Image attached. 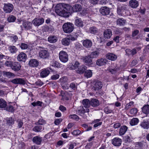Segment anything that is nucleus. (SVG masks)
Returning <instances> with one entry per match:
<instances>
[{
  "instance_id": "nucleus-41",
  "label": "nucleus",
  "mask_w": 149,
  "mask_h": 149,
  "mask_svg": "<svg viewBox=\"0 0 149 149\" xmlns=\"http://www.w3.org/2000/svg\"><path fill=\"white\" fill-rule=\"evenodd\" d=\"M100 54V52L99 51H95L92 52L90 55L91 57V58H96Z\"/></svg>"
},
{
  "instance_id": "nucleus-42",
  "label": "nucleus",
  "mask_w": 149,
  "mask_h": 149,
  "mask_svg": "<svg viewBox=\"0 0 149 149\" xmlns=\"http://www.w3.org/2000/svg\"><path fill=\"white\" fill-rule=\"evenodd\" d=\"M141 48L139 47L134 48L131 50V55L132 56L136 54L140 50Z\"/></svg>"
},
{
  "instance_id": "nucleus-21",
  "label": "nucleus",
  "mask_w": 149,
  "mask_h": 149,
  "mask_svg": "<svg viewBox=\"0 0 149 149\" xmlns=\"http://www.w3.org/2000/svg\"><path fill=\"white\" fill-rule=\"evenodd\" d=\"M112 36V31L110 29L105 30L104 32V36L106 39L110 38Z\"/></svg>"
},
{
  "instance_id": "nucleus-63",
  "label": "nucleus",
  "mask_w": 149,
  "mask_h": 149,
  "mask_svg": "<svg viewBox=\"0 0 149 149\" xmlns=\"http://www.w3.org/2000/svg\"><path fill=\"white\" fill-rule=\"evenodd\" d=\"M89 1L91 4L95 5L99 1V0H89Z\"/></svg>"
},
{
  "instance_id": "nucleus-10",
  "label": "nucleus",
  "mask_w": 149,
  "mask_h": 149,
  "mask_svg": "<svg viewBox=\"0 0 149 149\" xmlns=\"http://www.w3.org/2000/svg\"><path fill=\"white\" fill-rule=\"evenodd\" d=\"M127 9V7L125 6H118L117 8V13L119 15L123 16L124 15V12Z\"/></svg>"
},
{
  "instance_id": "nucleus-19",
  "label": "nucleus",
  "mask_w": 149,
  "mask_h": 149,
  "mask_svg": "<svg viewBox=\"0 0 149 149\" xmlns=\"http://www.w3.org/2000/svg\"><path fill=\"white\" fill-rule=\"evenodd\" d=\"M90 103V105L93 107H97L100 105L99 101L96 99H91Z\"/></svg>"
},
{
  "instance_id": "nucleus-53",
  "label": "nucleus",
  "mask_w": 149,
  "mask_h": 149,
  "mask_svg": "<svg viewBox=\"0 0 149 149\" xmlns=\"http://www.w3.org/2000/svg\"><path fill=\"white\" fill-rule=\"evenodd\" d=\"M68 38L69 39V40L72 41H74L76 40L77 39V36L75 35H70L68 36Z\"/></svg>"
},
{
  "instance_id": "nucleus-38",
  "label": "nucleus",
  "mask_w": 149,
  "mask_h": 149,
  "mask_svg": "<svg viewBox=\"0 0 149 149\" xmlns=\"http://www.w3.org/2000/svg\"><path fill=\"white\" fill-rule=\"evenodd\" d=\"M139 122V119L137 118H133L130 122V124L133 126L137 125Z\"/></svg>"
},
{
  "instance_id": "nucleus-46",
  "label": "nucleus",
  "mask_w": 149,
  "mask_h": 149,
  "mask_svg": "<svg viewBox=\"0 0 149 149\" xmlns=\"http://www.w3.org/2000/svg\"><path fill=\"white\" fill-rule=\"evenodd\" d=\"M46 123V121L42 118L40 119L37 123H35V124H38L40 125H42Z\"/></svg>"
},
{
  "instance_id": "nucleus-39",
  "label": "nucleus",
  "mask_w": 149,
  "mask_h": 149,
  "mask_svg": "<svg viewBox=\"0 0 149 149\" xmlns=\"http://www.w3.org/2000/svg\"><path fill=\"white\" fill-rule=\"evenodd\" d=\"M6 110L11 112L14 111L15 109L13 106L8 104L6 105V107L5 108Z\"/></svg>"
},
{
  "instance_id": "nucleus-8",
  "label": "nucleus",
  "mask_w": 149,
  "mask_h": 149,
  "mask_svg": "<svg viewBox=\"0 0 149 149\" xmlns=\"http://www.w3.org/2000/svg\"><path fill=\"white\" fill-rule=\"evenodd\" d=\"M39 56L41 58H46L49 56V53L46 50H42L39 51Z\"/></svg>"
},
{
  "instance_id": "nucleus-49",
  "label": "nucleus",
  "mask_w": 149,
  "mask_h": 149,
  "mask_svg": "<svg viewBox=\"0 0 149 149\" xmlns=\"http://www.w3.org/2000/svg\"><path fill=\"white\" fill-rule=\"evenodd\" d=\"M79 65V63L77 61H76L74 65H72L70 67V68L71 69H75L77 68Z\"/></svg>"
},
{
  "instance_id": "nucleus-47",
  "label": "nucleus",
  "mask_w": 149,
  "mask_h": 149,
  "mask_svg": "<svg viewBox=\"0 0 149 149\" xmlns=\"http://www.w3.org/2000/svg\"><path fill=\"white\" fill-rule=\"evenodd\" d=\"M16 19V17L13 15H10L8 18L7 20L9 22H13Z\"/></svg>"
},
{
  "instance_id": "nucleus-34",
  "label": "nucleus",
  "mask_w": 149,
  "mask_h": 149,
  "mask_svg": "<svg viewBox=\"0 0 149 149\" xmlns=\"http://www.w3.org/2000/svg\"><path fill=\"white\" fill-rule=\"evenodd\" d=\"M82 104L84 107L86 108H88L90 106V101L88 99L83 100Z\"/></svg>"
},
{
  "instance_id": "nucleus-37",
  "label": "nucleus",
  "mask_w": 149,
  "mask_h": 149,
  "mask_svg": "<svg viewBox=\"0 0 149 149\" xmlns=\"http://www.w3.org/2000/svg\"><path fill=\"white\" fill-rule=\"evenodd\" d=\"M143 112L146 114H147L149 113V105H145L142 108Z\"/></svg>"
},
{
  "instance_id": "nucleus-12",
  "label": "nucleus",
  "mask_w": 149,
  "mask_h": 149,
  "mask_svg": "<svg viewBox=\"0 0 149 149\" xmlns=\"http://www.w3.org/2000/svg\"><path fill=\"white\" fill-rule=\"evenodd\" d=\"M32 140L34 143L37 145H40L42 141V138L39 135L36 136L33 138Z\"/></svg>"
},
{
  "instance_id": "nucleus-3",
  "label": "nucleus",
  "mask_w": 149,
  "mask_h": 149,
  "mask_svg": "<svg viewBox=\"0 0 149 149\" xmlns=\"http://www.w3.org/2000/svg\"><path fill=\"white\" fill-rule=\"evenodd\" d=\"M62 27L63 31L65 33H68L71 32L73 31L74 26L72 23L67 22L65 23Z\"/></svg>"
},
{
  "instance_id": "nucleus-55",
  "label": "nucleus",
  "mask_w": 149,
  "mask_h": 149,
  "mask_svg": "<svg viewBox=\"0 0 149 149\" xmlns=\"http://www.w3.org/2000/svg\"><path fill=\"white\" fill-rule=\"evenodd\" d=\"M42 102L40 101H38L37 102H33L31 103V104L33 106H42Z\"/></svg>"
},
{
  "instance_id": "nucleus-11",
  "label": "nucleus",
  "mask_w": 149,
  "mask_h": 149,
  "mask_svg": "<svg viewBox=\"0 0 149 149\" xmlns=\"http://www.w3.org/2000/svg\"><path fill=\"white\" fill-rule=\"evenodd\" d=\"M91 58V56L90 55H88L85 57H83L82 59L86 65H90L93 64L92 60Z\"/></svg>"
},
{
  "instance_id": "nucleus-7",
  "label": "nucleus",
  "mask_w": 149,
  "mask_h": 149,
  "mask_svg": "<svg viewBox=\"0 0 149 149\" xmlns=\"http://www.w3.org/2000/svg\"><path fill=\"white\" fill-rule=\"evenodd\" d=\"M10 81L14 84L24 85L26 84L25 80L22 78H17L11 80Z\"/></svg>"
},
{
  "instance_id": "nucleus-18",
  "label": "nucleus",
  "mask_w": 149,
  "mask_h": 149,
  "mask_svg": "<svg viewBox=\"0 0 149 149\" xmlns=\"http://www.w3.org/2000/svg\"><path fill=\"white\" fill-rule=\"evenodd\" d=\"M74 23L78 27H82L84 26L83 22L81 19L77 17H76L75 18Z\"/></svg>"
},
{
  "instance_id": "nucleus-43",
  "label": "nucleus",
  "mask_w": 149,
  "mask_h": 149,
  "mask_svg": "<svg viewBox=\"0 0 149 149\" xmlns=\"http://www.w3.org/2000/svg\"><path fill=\"white\" fill-rule=\"evenodd\" d=\"M89 31L92 34H95L98 32V29L96 27L93 26L89 28Z\"/></svg>"
},
{
  "instance_id": "nucleus-52",
  "label": "nucleus",
  "mask_w": 149,
  "mask_h": 149,
  "mask_svg": "<svg viewBox=\"0 0 149 149\" xmlns=\"http://www.w3.org/2000/svg\"><path fill=\"white\" fill-rule=\"evenodd\" d=\"M20 47L22 49H27L28 47V45L27 44L24 43H22Z\"/></svg>"
},
{
  "instance_id": "nucleus-64",
  "label": "nucleus",
  "mask_w": 149,
  "mask_h": 149,
  "mask_svg": "<svg viewBox=\"0 0 149 149\" xmlns=\"http://www.w3.org/2000/svg\"><path fill=\"white\" fill-rule=\"evenodd\" d=\"M59 76L58 74H56L52 76L51 77V79L53 80H56L58 79L59 78Z\"/></svg>"
},
{
  "instance_id": "nucleus-24",
  "label": "nucleus",
  "mask_w": 149,
  "mask_h": 149,
  "mask_svg": "<svg viewBox=\"0 0 149 149\" xmlns=\"http://www.w3.org/2000/svg\"><path fill=\"white\" fill-rule=\"evenodd\" d=\"M29 65L32 67H37L39 64L38 61L36 59H33L31 60L29 62Z\"/></svg>"
},
{
  "instance_id": "nucleus-17",
  "label": "nucleus",
  "mask_w": 149,
  "mask_h": 149,
  "mask_svg": "<svg viewBox=\"0 0 149 149\" xmlns=\"http://www.w3.org/2000/svg\"><path fill=\"white\" fill-rule=\"evenodd\" d=\"M107 61H108L105 58H101L97 60L96 64L98 66H101L105 65Z\"/></svg>"
},
{
  "instance_id": "nucleus-15",
  "label": "nucleus",
  "mask_w": 149,
  "mask_h": 149,
  "mask_svg": "<svg viewBox=\"0 0 149 149\" xmlns=\"http://www.w3.org/2000/svg\"><path fill=\"white\" fill-rule=\"evenodd\" d=\"M83 45L84 47L87 48H90L92 45L91 40L89 39H86L83 40Z\"/></svg>"
},
{
  "instance_id": "nucleus-4",
  "label": "nucleus",
  "mask_w": 149,
  "mask_h": 149,
  "mask_svg": "<svg viewBox=\"0 0 149 149\" xmlns=\"http://www.w3.org/2000/svg\"><path fill=\"white\" fill-rule=\"evenodd\" d=\"M59 58L61 61L65 63L68 60V55L65 52L61 51L59 53Z\"/></svg>"
},
{
  "instance_id": "nucleus-28",
  "label": "nucleus",
  "mask_w": 149,
  "mask_h": 149,
  "mask_svg": "<svg viewBox=\"0 0 149 149\" xmlns=\"http://www.w3.org/2000/svg\"><path fill=\"white\" fill-rule=\"evenodd\" d=\"M22 25L25 29H31L32 24L31 22H26L23 23Z\"/></svg>"
},
{
  "instance_id": "nucleus-45",
  "label": "nucleus",
  "mask_w": 149,
  "mask_h": 149,
  "mask_svg": "<svg viewBox=\"0 0 149 149\" xmlns=\"http://www.w3.org/2000/svg\"><path fill=\"white\" fill-rule=\"evenodd\" d=\"M84 76L87 78L91 77L92 75V73L91 70H88L86 71L84 73Z\"/></svg>"
},
{
  "instance_id": "nucleus-62",
  "label": "nucleus",
  "mask_w": 149,
  "mask_h": 149,
  "mask_svg": "<svg viewBox=\"0 0 149 149\" xmlns=\"http://www.w3.org/2000/svg\"><path fill=\"white\" fill-rule=\"evenodd\" d=\"M104 111L106 114H108L112 112L113 111L109 109L108 108H105L104 109Z\"/></svg>"
},
{
  "instance_id": "nucleus-31",
  "label": "nucleus",
  "mask_w": 149,
  "mask_h": 149,
  "mask_svg": "<svg viewBox=\"0 0 149 149\" xmlns=\"http://www.w3.org/2000/svg\"><path fill=\"white\" fill-rule=\"evenodd\" d=\"M127 128V127L125 125L122 126L120 129L119 135L120 136L124 135L126 132Z\"/></svg>"
},
{
  "instance_id": "nucleus-2",
  "label": "nucleus",
  "mask_w": 149,
  "mask_h": 149,
  "mask_svg": "<svg viewBox=\"0 0 149 149\" xmlns=\"http://www.w3.org/2000/svg\"><path fill=\"white\" fill-rule=\"evenodd\" d=\"M91 86L92 89L97 91L102 88V84L100 81L95 80L91 82Z\"/></svg>"
},
{
  "instance_id": "nucleus-40",
  "label": "nucleus",
  "mask_w": 149,
  "mask_h": 149,
  "mask_svg": "<svg viewBox=\"0 0 149 149\" xmlns=\"http://www.w3.org/2000/svg\"><path fill=\"white\" fill-rule=\"evenodd\" d=\"M6 102L2 98L0 99V108H4L6 107Z\"/></svg>"
},
{
  "instance_id": "nucleus-50",
  "label": "nucleus",
  "mask_w": 149,
  "mask_h": 149,
  "mask_svg": "<svg viewBox=\"0 0 149 149\" xmlns=\"http://www.w3.org/2000/svg\"><path fill=\"white\" fill-rule=\"evenodd\" d=\"M10 39L14 43L15 42L18 40V37L16 35H13L10 37Z\"/></svg>"
},
{
  "instance_id": "nucleus-26",
  "label": "nucleus",
  "mask_w": 149,
  "mask_h": 149,
  "mask_svg": "<svg viewBox=\"0 0 149 149\" xmlns=\"http://www.w3.org/2000/svg\"><path fill=\"white\" fill-rule=\"evenodd\" d=\"M49 71L48 69H43L40 73V76L42 78L46 77L49 74Z\"/></svg>"
},
{
  "instance_id": "nucleus-14",
  "label": "nucleus",
  "mask_w": 149,
  "mask_h": 149,
  "mask_svg": "<svg viewBox=\"0 0 149 149\" xmlns=\"http://www.w3.org/2000/svg\"><path fill=\"white\" fill-rule=\"evenodd\" d=\"M27 58L26 54L24 52L20 53L17 57V60L19 61L25 62Z\"/></svg>"
},
{
  "instance_id": "nucleus-35",
  "label": "nucleus",
  "mask_w": 149,
  "mask_h": 149,
  "mask_svg": "<svg viewBox=\"0 0 149 149\" xmlns=\"http://www.w3.org/2000/svg\"><path fill=\"white\" fill-rule=\"evenodd\" d=\"M3 75L4 77H7L9 78H10L12 77H14L15 75L14 73L8 72L3 71Z\"/></svg>"
},
{
  "instance_id": "nucleus-5",
  "label": "nucleus",
  "mask_w": 149,
  "mask_h": 149,
  "mask_svg": "<svg viewBox=\"0 0 149 149\" xmlns=\"http://www.w3.org/2000/svg\"><path fill=\"white\" fill-rule=\"evenodd\" d=\"M13 5L11 3H5L3 9L4 12L7 13H9L11 12L13 9Z\"/></svg>"
},
{
  "instance_id": "nucleus-22",
  "label": "nucleus",
  "mask_w": 149,
  "mask_h": 149,
  "mask_svg": "<svg viewBox=\"0 0 149 149\" xmlns=\"http://www.w3.org/2000/svg\"><path fill=\"white\" fill-rule=\"evenodd\" d=\"M106 57L108 59L113 61L115 60L117 58L116 55L111 53H108L106 55Z\"/></svg>"
},
{
  "instance_id": "nucleus-44",
  "label": "nucleus",
  "mask_w": 149,
  "mask_h": 149,
  "mask_svg": "<svg viewBox=\"0 0 149 149\" xmlns=\"http://www.w3.org/2000/svg\"><path fill=\"white\" fill-rule=\"evenodd\" d=\"M62 42L63 45L67 46L69 45L70 41L68 38H65L62 39Z\"/></svg>"
},
{
  "instance_id": "nucleus-27",
  "label": "nucleus",
  "mask_w": 149,
  "mask_h": 149,
  "mask_svg": "<svg viewBox=\"0 0 149 149\" xmlns=\"http://www.w3.org/2000/svg\"><path fill=\"white\" fill-rule=\"evenodd\" d=\"M130 6L133 8H136L138 6L139 3L136 0H131L129 2Z\"/></svg>"
},
{
  "instance_id": "nucleus-36",
  "label": "nucleus",
  "mask_w": 149,
  "mask_h": 149,
  "mask_svg": "<svg viewBox=\"0 0 149 149\" xmlns=\"http://www.w3.org/2000/svg\"><path fill=\"white\" fill-rule=\"evenodd\" d=\"M9 50L12 54L16 53L18 51V49L14 46H10L9 47Z\"/></svg>"
},
{
  "instance_id": "nucleus-20",
  "label": "nucleus",
  "mask_w": 149,
  "mask_h": 149,
  "mask_svg": "<svg viewBox=\"0 0 149 149\" xmlns=\"http://www.w3.org/2000/svg\"><path fill=\"white\" fill-rule=\"evenodd\" d=\"M44 127L39 125L35 126L33 128V130L36 132H41L44 130Z\"/></svg>"
},
{
  "instance_id": "nucleus-61",
  "label": "nucleus",
  "mask_w": 149,
  "mask_h": 149,
  "mask_svg": "<svg viewBox=\"0 0 149 149\" xmlns=\"http://www.w3.org/2000/svg\"><path fill=\"white\" fill-rule=\"evenodd\" d=\"M139 33V31L138 30H135L132 32V36L134 37L138 35Z\"/></svg>"
},
{
  "instance_id": "nucleus-54",
  "label": "nucleus",
  "mask_w": 149,
  "mask_h": 149,
  "mask_svg": "<svg viewBox=\"0 0 149 149\" xmlns=\"http://www.w3.org/2000/svg\"><path fill=\"white\" fill-rule=\"evenodd\" d=\"M53 66H54L57 68H61L62 67V65L60 63H58V62L55 61L54 62L53 64Z\"/></svg>"
},
{
  "instance_id": "nucleus-9",
  "label": "nucleus",
  "mask_w": 149,
  "mask_h": 149,
  "mask_svg": "<svg viewBox=\"0 0 149 149\" xmlns=\"http://www.w3.org/2000/svg\"><path fill=\"white\" fill-rule=\"evenodd\" d=\"M21 67V65L18 62H13L12 66H11V68L13 70L17 72L20 69Z\"/></svg>"
},
{
  "instance_id": "nucleus-29",
  "label": "nucleus",
  "mask_w": 149,
  "mask_h": 149,
  "mask_svg": "<svg viewBox=\"0 0 149 149\" xmlns=\"http://www.w3.org/2000/svg\"><path fill=\"white\" fill-rule=\"evenodd\" d=\"M86 69L87 68L85 65H82L79 67L77 72L80 74H82L85 72Z\"/></svg>"
},
{
  "instance_id": "nucleus-23",
  "label": "nucleus",
  "mask_w": 149,
  "mask_h": 149,
  "mask_svg": "<svg viewBox=\"0 0 149 149\" xmlns=\"http://www.w3.org/2000/svg\"><path fill=\"white\" fill-rule=\"evenodd\" d=\"M116 24L119 26H124L126 22V20L123 18H119L116 21Z\"/></svg>"
},
{
  "instance_id": "nucleus-57",
  "label": "nucleus",
  "mask_w": 149,
  "mask_h": 149,
  "mask_svg": "<svg viewBox=\"0 0 149 149\" xmlns=\"http://www.w3.org/2000/svg\"><path fill=\"white\" fill-rule=\"evenodd\" d=\"M137 112V109L136 108H133L131 109L130 111L131 114L133 115H135Z\"/></svg>"
},
{
  "instance_id": "nucleus-1",
  "label": "nucleus",
  "mask_w": 149,
  "mask_h": 149,
  "mask_svg": "<svg viewBox=\"0 0 149 149\" xmlns=\"http://www.w3.org/2000/svg\"><path fill=\"white\" fill-rule=\"evenodd\" d=\"M82 8L80 5L76 4L72 7L68 4L61 3L58 4L55 8L56 13L59 15L63 17H67L68 13H70L72 9L74 12L80 11Z\"/></svg>"
},
{
  "instance_id": "nucleus-48",
  "label": "nucleus",
  "mask_w": 149,
  "mask_h": 149,
  "mask_svg": "<svg viewBox=\"0 0 149 149\" xmlns=\"http://www.w3.org/2000/svg\"><path fill=\"white\" fill-rule=\"evenodd\" d=\"M69 87L73 90H75L77 89V85L74 83H71L70 84Z\"/></svg>"
},
{
  "instance_id": "nucleus-25",
  "label": "nucleus",
  "mask_w": 149,
  "mask_h": 149,
  "mask_svg": "<svg viewBox=\"0 0 149 149\" xmlns=\"http://www.w3.org/2000/svg\"><path fill=\"white\" fill-rule=\"evenodd\" d=\"M140 126L143 128L148 129L149 128V123L147 120H143L140 124Z\"/></svg>"
},
{
  "instance_id": "nucleus-6",
  "label": "nucleus",
  "mask_w": 149,
  "mask_h": 149,
  "mask_svg": "<svg viewBox=\"0 0 149 149\" xmlns=\"http://www.w3.org/2000/svg\"><path fill=\"white\" fill-rule=\"evenodd\" d=\"M44 22V19L42 17L36 18L32 21L33 24L36 26L42 25Z\"/></svg>"
},
{
  "instance_id": "nucleus-32",
  "label": "nucleus",
  "mask_w": 149,
  "mask_h": 149,
  "mask_svg": "<svg viewBox=\"0 0 149 149\" xmlns=\"http://www.w3.org/2000/svg\"><path fill=\"white\" fill-rule=\"evenodd\" d=\"M58 39L55 36H51L48 38V41L50 43H54L56 42Z\"/></svg>"
},
{
  "instance_id": "nucleus-30",
  "label": "nucleus",
  "mask_w": 149,
  "mask_h": 149,
  "mask_svg": "<svg viewBox=\"0 0 149 149\" xmlns=\"http://www.w3.org/2000/svg\"><path fill=\"white\" fill-rule=\"evenodd\" d=\"M61 95L63 98L66 100H69L68 96H71L72 95V93H68L67 92H64L63 91L61 92Z\"/></svg>"
},
{
  "instance_id": "nucleus-16",
  "label": "nucleus",
  "mask_w": 149,
  "mask_h": 149,
  "mask_svg": "<svg viewBox=\"0 0 149 149\" xmlns=\"http://www.w3.org/2000/svg\"><path fill=\"white\" fill-rule=\"evenodd\" d=\"M121 139L118 138H115L112 140V144L115 146H118L121 144Z\"/></svg>"
},
{
  "instance_id": "nucleus-51",
  "label": "nucleus",
  "mask_w": 149,
  "mask_h": 149,
  "mask_svg": "<svg viewBox=\"0 0 149 149\" xmlns=\"http://www.w3.org/2000/svg\"><path fill=\"white\" fill-rule=\"evenodd\" d=\"M69 117L70 118L77 120L79 119V116L76 114L70 115L69 116Z\"/></svg>"
},
{
  "instance_id": "nucleus-59",
  "label": "nucleus",
  "mask_w": 149,
  "mask_h": 149,
  "mask_svg": "<svg viewBox=\"0 0 149 149\" xmlns=\"http://www.w3.org/2000/svg\"><path fill=\"white\" fill-rule=\"evenodd\" d=\"M81 131L79 130H74L72 132V134L74 135H77L80 134L81 133Z\"/></svg>"
},
{
  "instance_id": "nucleus-56",
  "label": "nucleus",
  "mask_w": 149,
  "mask_h": 149,
  "mask_svg": "<svg viewBox=\"0 0 149 149\" xmlns=\"http://www.w3.org/2000/svg\"><path fill=\"white\" fill-rule=\"evenodd\" d=\"M17 123L18 124L17 127L19 128H20L23 125V122L22 120H18L17 121Z\"/></svg>"
},
{
  "instance_id": "nucleus-13",
  "label": "nucleus",
  "mask_w": 149,
  "mask_h": 149,
  "mask_svg": "<svg viewBox=\"0 0 149 149\" xmlns=\"http://www.w3.org/2000/svg\"><path fill=\"white\" fill-rule=\"evenodd\" d=\"M100 12L104 15H108L110 13L109 8L106 6L102 7L100 9Z\"/></svg>"
},
{
  "instance_id": "nucleus-60",
  "label": "nucleus",
  "mask_w": 149,
  "mask_h": 149,
  "mask_svg": "<svg viewBox=\"0 0 149 149\" xmlns=\"http://www.w3.org/2000/svg\"><path fill=\"white\" fill-rule=\"evenodd\" d=\"M62 120L61 118H57L55 120L54 123L56 125H58L62 121Z\"/></svg>"
},
{
  "instance_id": "nucleus-58",
  "label": "nucleus",
  "mask_w": 149,
  "mask_h": 149,
  "mask_svg": "<svg viewBox=\"0 0 149 149\" xmlns=\"http://www.w3.org/2000/svg\"><path fill=\"white\" fill-rule=\"evenodd\" d=\"M13 62L10 61H6L4 63V65L7 67H10L11 68Z\"/></svg>"
},
{
  "instance_id": "nucleus-33",
  "label": "nucleus",
  "mask_w": 149,
  "mask_h": 149,
  "mask_svg": "<svg viewBox=\"0 0 149 149\" xmlns=\"http://www.w3.org/2000/svg\"><path fill=\"white\" fill-rule=\"evenodd\" d=\"M14 118L12 117L7 118L6 119V123L9 125H11L14 123Z\"/></svg>"
}]
</instances>
